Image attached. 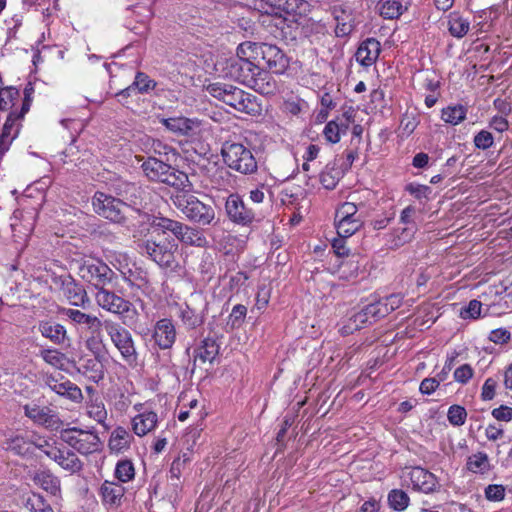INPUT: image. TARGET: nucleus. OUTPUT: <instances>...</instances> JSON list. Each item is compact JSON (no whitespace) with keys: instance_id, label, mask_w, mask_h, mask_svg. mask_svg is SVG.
I'll return each instance as SVG.
<instances>
[{"instance_id":"49","label":"nucleus","mask_w":512,"mask_h":512,"mask_svg":"<svg viewBox=\"0 0 512 512\" xmlns=\"http://www.w3.org/2000/svg\"><path fill=\"white\" fill-rule=\"evenodd\" d=\"M40 357L45 363L61 370L64 369L67 362L66 355L57 349H43L40 351Z\"/></svg>"},{"instance_id":"40","label":"nucleus","mask_w":512,"mask_h":512,"mask_svg":"<svg viewBox=\"0 0 512 512\" xmlns=\"http://www.w3.org/2000/svg\"><path fill=\"white\" fill-rule=\"evenodd\" d=\"M403 297L400 294H391L379 301L374 302L377 311H373V313H378V317L383 318L392 311L399 308L402 304Z\"/></svg>"},{"instance_id":"17","label":"nucleus","mask_w":512,"mask_h":512,"mask_svg":"<svg viewBox=\"0 0 512 512\" xmlns=\"http://www.w3.org/2000/svg\"><path fill=\"white\" fill-rule=\"evenodd\" d=\"M44 381L53 392L60 396H65L74 402H80L83 399L81 389L63 375H47Z\"/></svg>"},{"instance_id":"60","label":"nucleus","mask_w":512,"mask_h":512,"mask_svg":"<svg viewBox=\"0 0 512 512\" xmlns=\"http://www.w3.org/2000/svg\"><path fill=\"white\" fill-rule=\"evenodd\" d=\"M358 208L353 202H345L343 203L336 211L335 219H350V218H359L357 214Z\"/></svg>"},{"instance_id":"12","label":"nucleus","mask_w":512,"mask_h":512,"mask_svg":"<svg viewBox=\"0 0 512 512\" xmlns=\"http://www.w3.org/2000/svg\"><path fill=\"white\" fill-rule=\"evenodd\" d=\"M94 211L99 215L115 223L124 220L125 210L128 206L121 200L107 195L103 192H96L92 198Z\"/></svg>"},{"instance_id":"19","label":"nucleus","mask_w":512,"mask_h":512,"mask_svg":"<svg viewBox=\"0 0 512 512\" xmlns=\"http://www.w3.org/2000/svg\"><path fill=\"white\" fill-rule=\"evenodd\" d=\"M160 122L170 132L179 136L194 137L200 131L201 122L198 119L186 117L162 118Z\"/></svg>"},{"instance_id":"34","label":"nucleus","mask_w":512,"mask_h":512,"mask_svg":"<svg viewBox=\"0 0 512 512\" xmlns=\"http://www.w3.org/2000/svg\"><path fill=\"white\" fill-rule=\"evenodd\" d=\"M38 330L43 337L57 345L64 343L67 337L65 327L53 321H41Z\"/></svg>"},{"instance_id":"48","label":"nucleus","mask_w":512,"mask_h":512,"mask_svg":"<svg viewBox=\"0 0 512 512\" xmlns=\"http://www.w3.org/2000/svg\"><path fill=\"white\" fill-rule=\"evenodd\" d=\"M360 218L336 219L337 234L340 237H350L361 227Z\"/></svg>"},{"instance_id":"43","label":"nucleus","mask_w":512,"mask_h":512,"mask_svg":"<svg viewBox=\"0 0 512 512\" xmlns=\"http://www.w3.org/2000/svg\"><path fill=\"white\" fill-rule=\"evenodd\" d=\"M35 215L32 212H25L24 210H16L13 213V222L11 223V228L13 231H18V228L23 226L25 235H28L33 229ZM21 232V229H19Z\"/></svg>"},{"instance_id":"57","label":"nucleus","mask_w":512,"mask_h":512,"mask_svg":"<svg viewBox=\"0 0 512 512\" xmlns=\"http://www.w3.org/2000/svg\"><path fill=\"white\" fill-rule=\"evenodd\" d=\"M473 143L476 148L487 150L493 146L494 138L489 131L481 130L474 136Z\"/></svg>"},{"instance_id":"32","label":"nucleus","mask_w":512,"mask_h":512,"mask_svg":"<svg viewBox=\"0 0 512 512\" xmlns=\"http://www.w3.org/2000/svg\"><path fill=\"white\" fill-rule=\"evenodd\" d=\"M156 86V82L152 80L148 75L143 72H138L135 76L134 82L127 88L117 93V97L127 98L130 97L136 91L138 93H147L153 90Z\"/></svg>"},{"instance_id":"10","label":"nucleus","mask_w":512,"mask_h":512,"mask_svg":"<svg viewBox=\"0 0 512 512\" xmlns=\"http://www.w3.org/2000/svg\"><path fill=\"white\" fill-rule=\"evenodd\" d=\"M79 276L99 290L112 283L116 274L100 259H85L79 266Z\"/></svg>"},{"instance_id":"13","label":"nucleus","mask_w":512,"mask_h":512,"mask_svg":"<svg viewBox=\"0 0 512 512\" xmlns=\"http://www.w3.org/2000/svg\"><path fill=\"white\" fill-rule=\"evenodd\" d=\"M225 211L229 220L237 225L250 226L257 220L256 213L247 207L238 194H231L227 197Z\"/></svg>"},{"instance_id":"35","label":"nucleus","mask_w":512,"mask_h":512,"mask_svg":"<svg viewBox=\"0 0 512 512\" xmlns=\"http://www.w3.org/2000/svg\"><path fill=\"white\" fill-rule=\"evenodd\" d=\"M63 291L71 305L85 307L89 302L86 291L76 284L72 278L63 281Z\"/></svg>"},{"instance_id":"62","label":"nucleus","mask_w":512,"mask_h":512,"mask_svg":"<svg viewBox=\"0 0 512 512\" xmlns=\"http://www.w3.org/2000/svg\"><path fill=\"white\" fill-rule=\"evenodd\" d=\"M323 135L328 142L332 144L338 143L340 141L341 136L339 134L337 121H329L324 127Z\"/></svg>"},{"instance_id":"63","label":"nucleus","mask_w":512,"mask_h":512,"mask_svg":"<svg viewBox=\"0 0 512 512\" xmlns=\"http://www.w3.org/2000/svg\"><path fill=\"white\" fill-rule=\"evenodd\" d=\"M482 302L478 300H471L468 306L461 311V316L463 319L472 318L477 319L481 316L482 312Z\"/></svg>"},{"instance_id":"27","label":"nucleus","mask_w":512,"mask_h":512,"mask_svg":"<svg viewBox=\"0 0 512 512\" xmlns=\"http://www.w3.org/2000/svg\"><path fill=\"white\" fill-rule=\"evenodd\" d=\"M62 314L66 316L73 324L85 326L92 333L103 328V321L98 317L86 314L78 309L64 308Z\"/></svg>"},{"instance_id":"56","label":"nucleus","mask_w":512,"mask_h":512,"mask_svg":"<svg viewBox=\"0 0 512 512\" xmlns=\"http://www.w3.org/2000/svg\"><path fill=\"white\" fill-rule=\"evenodd\" d=\"M415 214V207L411 205L405 207L400 213L399 225L405 226L407 228L413 227L414 230H418L417 224L415 222Z\"/></svg>"},{"instance_id":"18","label":"nucleus","mask_w":512,"mask_h":512,"mask_svg":"<svg viewBox=\"0 0 512 512\" xmlns=\"http://www.w3.org/2000/svg\"><path fill=\"white\" fill-rule=\"evenodd\" d=\"M405 481L414 490L430 493L434 491L437 485V480L434 474L421 468L413 467L405 473Z\"/></svg>"},{"instance_id":"5","label":"nucleus","mask_w":512,"mask_h":512,"mask_svg":"<svg viewBox=\"0 0 512 512\" xmlns=\"http://www.w3.org/2000/svg\"><path fill=\"white\" fill-rule=\"evenodd\" d=\"M124 325L123 322L119 323L111 319L103 321V329L120 353L123 361L129 366H135L139 354L131 332Z\"/></svg>"},{"instance_id":"33","label":"nucleus","mask_w":512,"mask_h":512,"mask_svg":"<svg viewBox=\"0 0 512 512\" xmlns=\"http://www.w3.org/2000/svg\"><path fill=\"white\" fill-rule=\"evenodd\" d=\"M36 485L41 487L47 493L53 496H59L61 492V483L57 476L49 470L38 471L33 477Z\"/></svg>"},{"instance_id":"46","label":"nucleus","mask_w":512,"mask_h":512,"mask_svg":"<svg viewBox=\"0 0 512 512\" xmlns=\"http://www.w3.org/2000/svg\"><path fill=\"white\" fill-rule=\"evenodd\" d=\"M114 476L119 483H127L134 479L135 468L131 460L123 459L117 462Z\"/></svg>"},{"instance_id":"29","label":"nucleus","mask_w":512,"mask_h":512,"mask_svg":"<svg viewBox=\"0 0 512 512\" xmlns=\"http://www.w3.org/2000/svg\"><path fill=\"white\" fill-rule=\"evenodd\" d=\"M249 88L263 95H270L276 91V82L271 72L258 67L252 80H248Z\"/></svg>"},{"instance_id":"39","label":"nucleus","mask_w":512,"mask_h":512,"mask_svg":"<svg viewBox=\"0 0 512 512\" xmlns=\"http://www.w3.org/2000/svg\"><path fill=\"white\" fill-rule=\"evenodd\" d=\"M416 232L417 230H414L413 227L407 228L400 225L389 234L387 243L389 244L390 248H399L406 243L411 242Z\"/></svg>"},{"instance_id":"20","label":"nucleus","mask_w":512,"mask_h":512,"mask_svg":"<svg viewBox=\"0 0 512 512\" xmlns=\"http://www.w3.org/2000/svg\"><path fill=\"white\" fill-rule=\"evenodd\" d=\"M125 488L119 482L105 480L99 488L102 504L108 508H118L125 495Z\"/></svg>"},{"instance_id":"64","label":"nucleus","mask_w":512,"mask_h":512,"mask_svg":"<svg viewBox=\"0 0 512 512\" xmlns=\"http://www.w3.org/2000/svg\"><path fill=\"white\" fill-rule=\"evenodd\" d=\"M346 238L338 236L332 241L333 252L338 258L345 259L351 256L350 249L346 246Z\"/></svg>"},{"instance_id":"41","label":"nucleus","mask_w":512,"mask_h":512,"mask_svg":"<svg viewBox=\"0 0 512 512\" xmlns=\"http://www.w3.org/2000/svg\"><path fill=\"white\" fill-rule=\"evenodd\" d=\"M358 255L353 254L348 258L341 260L338 264V274L342 279L350 280L358 275L360 264Z\"/></svg>"},{"instance_id":"23","label":"nucleus","mask_w":512,"mask_h":512,"mask_svg":"<svg viewBox=\"0 0 512 512\" xmlns=\"http://www.w3.org/2000/svg\"><path fill=\"white\" fill-rule=\"evenodd\" d=\"M153 339L160 349H169L176 340L175 326L170 319L163 318L154 326Z\"/></svg>"},{"instance_id":"44","label":"nucleus","mask_w":512,"mask_h":512,"mask_svg":"<svg viewBox=\"0 0 512 512\" xmlns=\"http://www.w3.org/2000/svg\"><path fill=\"white\" fill-rule=\"evenodd\" d=\"M130 287L146 288L149 285L148 273L133 264L132 269L122 278Z\"/></svg>"},{"instance_id":"21","label":"nucleus","mask_w":512,"mask_h":512,"mask_svg":"<svg viewBox=\"0 0 512 512\" xmlns=\"http://www.w3.org/2000/svg\"><path fill=\"white\" fill-rule=\"evenodd\" d=\"M262 58L265 60L271 73L282 74L288 65V61L283 52L275 45L263 44L259 47Z\"/></svg>"},{"instance_id":"2","label":"nucleus","mask_w":512,"mask_h":512,"mask_svg":"<svg viewBox=\"0 0 512 512\" xmlns=\"http://www.w3.org/2000/svg\"><path fill=\"white\" fill-rule=\"evenodd\" d=\"M140 252L155 262L160 268L177 272L180 264L176 259L178 244L170 238L146 239L138 244Z\"/></svg>"},{"instance_id":"9","label":"nucleus","mask_w":512,"mask_h":512,"mask_svg":"<svg viewBox=\"0 0 512 512\" xmlns=\"http://www.w3.org/2000/svg\"><path fill=\"white\" fill-rule=\"evenodd\" d=\"M60 439L82 455L95 453L101 447V441L97 433L77 427L61 429Z\"/></svg>"},{"instance_id":"36","label":"nucleus","mask_w":512,"mask_h":512,"mask_svg":"<svg viewBox=\"0 0 512 512\" xmlns=\"http://www.w3.org/2000/svg\"><path fill=\"white\" fill-rule=\"evenodd\" d=\"M219 353V345L215 339L205 338L194 350V362L212 363Z\"/></svg>"},{"instance_id":"3","label":"nucleus","mask_w":512,"mask_h":512,"mask_svg":"<svg viewBox=\"0 0 512 512\" xmlns=\"http://www.w3.org/2000/svg\"><path fill=\"white\" fill-rule=\"evenodd\" d=\"M206 91L212 97L240 112L252 115L259 111V104L257 103L256 98L233 85L215 82L209 84L206 87Z\"/></svg>"},{"instance_id":"58","label":"nucleus","mask_w":512,"mask_h":512,"mask_svg":"<svg viewBox=\"0 0 512 512\" xmlns=\"http://www.w3.org/2000/svg\"><path fill=\"white\" fill-rule=\"evenodd\" d=\"M112 266L119 271L122 278L132 269L130 260L125 254L115 255L111 261Z\"/></svg>"},{"instance_id":"47","label":"nucleus","mask_w":512,"mask_h":512,"mask_svg":"<svg viewBox=\"0 0 512 512\" xmlns=\"http://www.w3.org/2000/svg\"><path fill=\"white\" fill-rule=\"evenodd\" d=\"M180 318L187 328L194 329L204 322L203 315L192 309L189 305L180 308Z\"/></svg>"},{"instance_id":"31","label":"nucleus","mask_w":512,"mask_h":512,"mask_svg":"<svg viewBox=\"0 0 512 512\" xmlns=\"http://www.w3.org/2000/svg\"><path fill=\"white\" fill-rule=\"evenodd\" d=\"M158 423V416L153 411H144L132 419V430L137 436H145L153 431Z\"/></svg>"},{"instance_id":"37","label":"nucleus","mask_w":512,"mask_h":512,"mask_svg":"<svg viewBox=\"0 0 512 512\" xmlns=\"http://www.w3.org/2000/svg\"><path fill=\"white\" fill-rule=\"evenodd\" d=\"M342 176V169L336 161H332L325 165L319 175V180L325 189L332 190L336 187Z\"/></svg>"},{"instance_id":"52","label":"nucleus","mask_w":512,"mask_h":512,"mask_svg":"<svg viewBox=\"0 0 512 512\" xmlns=\"http://www.w3.org/2000/svg\"><path fill=\"white\" fill-rule=\"evenodd\" d=\"M259 46L256 43L246 41L238 45L236 50V57L233 59H239L244 61H252L255 55L258 53Z\"/></svg>"},{"instance_id":"16","label":"nucleus","mask_w":512,"mask_h":512,"mask_svg":"<svg viewBox=\"0 0 512 512\" xmlns=\"http://www.w3.org/2000/svg\"><path fill=\"white\" fill-rule=\"evenodd\" d=\"M36 432H25L10 436L5 442V449L24 459L34 456V436Z\"/></svg>"},{"instance_id":"61","label":"nucleus","mask_w":512,"mask_h":512,"mask_svg":"<svg viewBox=\"0 0 512 512\" xmlns=\"http://www.w3.org/2000/svg\"><path fill=\"white\" fill-rule=\"evenodd\" d=\"M304 106L306 103L303 100L290 98L284 101L282 109L285 113L296 116L302 112Z\"/></svg>"},{"instance_id":"7","label":"nucleus","mask_w":512,"mask_h":512,"mask_svg":"<svg viewBox=\"0 0 512 512\" xmlns=\"http://www.w3.org/2000/svg\"><path fill=\"white\" fill-rule=\"evenodd\" d=\"M224 163L232 170L243 175L257 171V160L251 149L242 143L225 142L221 149Z\"/></svg>"},{"instance_id":"54","label":"nucleus","mask_w":512,"mask_h":512,"mask_svg":"<svg viewBox=\"0 0 512 512\" xmlns=\"http://www.w3.org/2000/svg\"><path fill=\"white\" fill-rule=\"evenodd\" d=\"M19 92L15 88H2L0 91V110H9L14 105V100L18 99Z\"/></svg>"},{"instance_id":"59","label":"nucleus","mask_w":512,"mask_h":512,"mask_svg":"<svg viewBox=\"0 0 512 512\" xmlns=\"http://www.w3.org/2000/svg\"><path fill=\"white\" fill-rule=\"evenodd\" d=\"M474 370L469 364H463L455 369L453 377L454 380L460 384H467L473 377Z\"/></svg>"},{"instance_id":"51","label":"nucleus","mask_w":512,"mask_h":512,"mask_svg":"<svg viewBox=\"0 0 512 512\" xmlns=\"http://www.w3.org/2000/svg\"><path fill=\"white\" fill-rule=\"evenodd\" d=\"M388 502L394 510L403 511L409 504V497L403 490L394 489L388 494Z\"/></svg>"},{"instance_id":"26","label":"nucleus","mask_w":512,"mask_h":512,"mask_svg":"<svg viewBox=\"0 0 512 512\" xmlns=\"http://www.w3.org/2000/svg\"><path fill=\"white\" fill-rule=\"evenodd\" d=\"M331 14L336 22L335 34L337 37L349 35L353 30V17L350 9L342 4L334 5L331 8Z\"/></svg>"},{"instance_id":"30","label":"nucleus","mask_w":512,"mask_h":512,"mask_svg":"<svg viewBox=\"0 0 512 512\" xmlns=\"http://www.w3.org/2000/svg\"><path fill=\"white\" fill-rule=\"evenodd\" d=\"M86 415L103 427L105 431L110 430L108 422V411L104 402L99 397H91L86 403Z\"/></svg>"},{"instance_id":"8","label":"nucleus","mask_w":512,"mask_h":512,"mask_svg":"<svg viewBox=\"0 0 512 512\" xmlns=\"http://www.w3.org/2000/svg\"><path fill=\"white\" fill-rule=\"evenodd\" d=\"M97 305L103 310L119 316L123 324H129L138 316V311L134 305L113 291L100 288L95 294Z\"/></svg>"},{"instance_id":"53","label":"nucleus","mask_w":512,"mask_h":512,"mask_svg":"<svg viewBox=\"0 0 512 512\" xmlns=\"http://www.w3.org/2000/svg\"><path fill=\"white\" fill-rule=\"evenodd\" d=\"M27 506H29L31 512H54L50 504H48L39 493H33V495L28 498Z\"/></svg>"},{"instance_id":"42","label":"nucleus","mask_w":512,"mask_h":512,"mask_svg":"<svg viewBox=\"0 0 512 512\" xmlns=\"http://www.w3.org/2000/svg\"><path fill=\"white\" fill-rule=\"evenodd\" d=\"M467 115V108L463 105H450L442 109L441 119L453 126L463 122Z\"/></svg>"},{"instance_id":"1","label":"nucleus","mask_w":512,"mask_h":512,"mask_svg":"<svg viewBox=\"0 0 512 512\" xmlns=\"http://www.w3.org/2000/svg\"><path fill=\"white\" fill-rule=\"evenodd\" d=\"M191 188V185L188 186ZM170 200L173 206L180 211L186 220L199 225H210L215 219V210L212 205L204 203L190 192V189H177Z\"/></svg>"},{"instance_id":"15","label":"nucleus","mask_w":512,"mask_h":512,"mask_svg":"<svg viewBox=\"0 0 512 512\" xmlns=\"http://www.w3.org/2000/svg\"><path fill=\"white\" fill-rule=\"evenodd\" d=\"M373 311H377L376 306L373 303H370L363 307L361 310L353 313L341 326L340 332L342 335L352 334L354 331H357L364 327L367 324H371L374 321L381 319L378 317V313H373Z\"/></svg>"},{"instance_id":"6","label":"nucleus","mask_w":512,"mask_h":512,"mask_svg":"<svg viewBox=\"0 0 512 512\" xmlns=\"http://www.w3.org/2000/svg\"><path fill=\"white\" fill-rule=\"evenodd\" d=\"M141 169L150 181L161 182L176 189L190 186L189 178L184 172L174 169L155 157L144 160Z\"/></svg>"},{"instance_id":"11","label":"nucleus","mask_w":512,"mask_h":512,"mask_svg":"<svg viewBox=\"0 0 512 512\" xmlns=\"http://www.w3.org/2000/svg\"><path fill=\"white\" fill-rule=\"evenodd\" d=\"M30 107L28 98L26 97L22 103L21 109L11 111L3 125L0 134V160L4 154L10 149L12 142L17 138L22 127V120L24 115L28 112Z\"/></svg>"},{"instance_id":"50","label":"nucleus","mask_w":512,"mask_h":512,"mask_svg":"<svg viewBox=\"0 0 512 512\" xmlns=\"http://www.w3.org/2000/svg\"><path fill=\"white\" fill-rule=\"evenodd\" d=\"M34 451L36 449L40 450L44 455H46L50 459V453L58 452V448L61 444L57 442V440L53 438H45L37 433L34 436Z\"/></svg>"},{"instance_id":"24","label":"nucleus","mask_w":512,"mask_h":512,"mask_svg":"<svg viewBox=\"0 0 512 512\" xmlns=\"http://www.w3.org/2000/svg\"><path fill=\"white\" fill-rule=\"evenodd\" d=\"M50 460L71 474L79 473L83 468V463L79 457L63 445L59 446L58 452L50 453Z\"/></svg>"},{"instance_id":"45","label":"nucleus","mask_w":512,"mask_h":512,"mask_svg":"<svg viewBox=\"0 0 512 512\" xmlns=\"http://www.w3.org/2000/svg\"><path fill=\"white\" fill-rule=\"evenodd\" d=\"M467 469L473 473H485L490 470L488 455L484 452H478L468 457Z\"/></svg>"},{"instance_id":"4","label":"nucleus","mask_w":512,"mask_h":512,"mask_svg":"<svg viewBox=\"0 0 512 512\" xmlns=\"http://www.w3.org/2000/svg\"><path fill=\"white\" fill-rule=\"evenodd\" d=\"M151 227L163 233H172L177 240L185 245L204 247L207 243L203 233L195 227L181 221L170 219L162 215H155L151 219Z\"/></svg>"},{"instance_id":"25","label":"nucleus","mask_w":512,"mask_h":512,"mask_svg":"<svg viewBox=\"0 0 512 512\" xmlns=\"http://www.w3.org/2000/svg\"><path fill=\"white\" fill-rule=\"evenodd\" d=\"M380 52V42L375 38H367L361 42L356 51V61L364 67H369L377 61Z\"/></svg>"},{"instance_id":"28","label":"nucleus","mask_w":512,"mask_h":512,"mask_svg":"<svg viewBox=\"0 0 512 512\" xmlns=\"http://www.w3.org/2000/svg\"><path fill=\"white\" fill-rule=\"evenodd\" d=\"M133 440V435L126 428L117 426L111 432L108 440V448L113 454H122L130 448Z\"/></svg>"},{"instance_id":"38","label":"nucleus","mask_w":512,"mask_h":512,"mask_svg":"<svg viewBox=\"0 0 512 512\" xmlns=\"http://www.w3.org/2000/svg\"><path fill=\"white\" fill-rule=\"evenodd\" d=\"M447 28L451 36L463 38L470 29V22L458 12H451L447 17Z\"/></svg>"},{"instance_id":"55","label":"nucleus","mask_w":512,"mask_h":512,"mask_svg":"<svg viewBox=\"0 0 512 512\" xmlns=\"http://www.w3.org/2000/svg\"><path fill=\"white\" fill-rule=\"evenodd\" d=\"M447 418L452 425L461 426L466 421L467 412L462 406L452 405L448 409Z\"/></svg>"},{"instance_id":"22","label":"nucleus","mask_w":512,"mask_h":512,"mask_svg":"<svg viewBox=\"0 0 512 512\" xmlns=\"http://www.w3.org/2000/svg\"><path fill=\"white\" fill-rule=\"evenodd\" d=\"M258 66L252 61L229 59L227 62L228 74L239 83L248 86V80H252Z\"/></svg>"},{"instance_id":"14","label":"nucleus","mask_w":512,"mask_h":512,"mask_svg":"<svg viewBox=\"0 0 512 512\" xmlns=\"http://www.w3.org/2000/svg\"><path fill=\"white\" fill-rule=\"evenodd\" d=\"M25 415L34 423L44 426L46 429L57 431L63 426V422L53 410L48 407H40L37 405H25Z\"/></svg>"}]
</instances>
